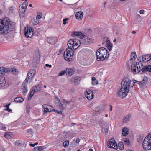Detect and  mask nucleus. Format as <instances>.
I'll return each mask as SVG.
<instances>
[{"label":"nucleus","mask_w":151,"mask_h":151,"mask_svg":"<svg viewBox=\"0 0 151 151\" xmlns=\"http://www.w3.org/2000/svg\"><path fill=\"white\" fill-rule=\"evenodd\" d=\"M137 82L134 80L131 81L128 77H125L121 83V87L118 93V96L122 98L125 97L129 91V87H132Z\"/></svg>","instance_id":"1"},{"label":"nucleus","mask_w":151,"mask_h":151,"mask_svg":"<svg viewBox=\"0 0 151 151\" xmlns=\"http://www.w3.org/2000/svg\"><path fill=\"white\" fill-rule=\"evenodd\" d=\"M15 28L14 24L11 22L7 17L0 20V34H6Z\"/></svg>","instance_id":"2"},{"label":"nucleus","mask_w":151,"mask_h":151,"mask_svg":"<svg viewBox=\"0 0 151 151\" xmlns=\"http://www.w3.org/2000/svg\"><path fill=\"white\" fill-rule=\"evenodd\" d=\"M97 60L98 61H103L105 58H108L109 53L106 49L103 47H100L97 50L96 52Z\"/></svg>","instance_id":"3"},{"label":"nucleus","mask_w":151,"mask_h":151,"mask_svg":"<svg viewBox=\"0 0 151 151\" xmlns=\"http://www.w3.org/2000/svg\"><path fill=\"white\" fill-rule=\"evenodd\" d=\"M131 71L134 74L138 73L141 71L143 72V70L144 69L145 66L144 67L143 64L141 63L134 62V63L131 65Z\"/></svg>","instance_id":"4"},{"label":"nucleus","mask_w":151,"mask_h":151,"mask_svg":"<svg viewBox=\"0 0 151 151\" xmlns=\"http://www.w3.org/2000/svg\"><path fill=\"white\" fill-rule=\"evenodd\" d=\"M81 44V40H80L77 39H74L69 40L68 43V47L76 49L79 47Z\"/></svg>","instance_id":"5"},{"label":"nucleus","mask_w":151,"mask_h":151,"mask_svg":"<svg viewBox=\"0 0 151 151\" xmlns=\"http://www.w3.org/2000/svg\"><path fill=\"white\" fill-rule=\"evenodd\" d=\"M9 71L8 68L4 67H0V86H4L6 83L4 76Z\"/></svg>","instance_id":"6"},{"label":"nucleus","mask_w":151,"mask_h":151,"mask_svg":"<svg viewBox=\"0 0 151 151\" xmlns=\"http://www.w3.org/2000/svg\"><path fill=\"white\" fill-rule=\"evenodd\" d=\"M142 145L144 149L151 150V134H150L145 138Z\"/></svg>","instance_id":"7"},{"label":"nucleus","mask_w":151,"mask_h":151,"mask_svg":"<svg viewBox=\"0 0 151 151\" xmlns=\"http://www.w3.org/2000/svg\"><path fill=\"white\" fill-rule=\"evenodd\" d=\"M73 52L72 49L68 47L65 50L64 52V57L65 59L67 61H70L73 58Z\"/></svg>","instance_id":"8"},{"label":"nucleus","mask_w":151,"mask_h":151,"mask_svg":"<svg viewBox=\"0 0 151 151\" xmlns=\"http://www.w3.org/2000/svg\"><path fill=\"white\" fill-rule=\"evenodd\" d=\"M33 29L30 27L27 26L25 27L24 32L25 36L28 38H31L33 36Z\"/></svg>","instance_id":"9"},{"label":"nucleus","mask_w":151,"mask_h":151,"mask_svg":"<svg viewBox=\"0 0 151 151\" xmlns=\"http://www.w3.org/2000/svg\"><path fill=\"white\" fill-rule=\"evenodd\" d=\"M81 44H88L92 43L93 39L88 36H85L84 35L81 39Z\"/></svg>","instance_id":"10"},{"label":"nucleus","mask_w":151,"mask_h":151,"mask_svg":"<svg viewBox=\"0 0 151 151\" xmlns=\"http://www.w3.org/2000/svg\"><path fill=\"white\" fill-rule=\"evenodd\" d=\"M36 71L33 69L30 70L29 71L27 75V78L24 81L25 83H27L29 80L32 78L35 75Z\"/></svg>","instance_id":"11"},{"label":"nucleus","mask_w":151,"mask_h":151,"mask_svg":"<svg viewBox=\"0 0 151 151\" xmlns=\"http://www.w3.org/2000/svg\"><path fill=\"white\" fill-rule=\"evenodd\" d=\"M107 145L109 148H114L116 149H117V145L115 140L114 139H110L107 143Z\"/></svg>","instance_id":"12"},{"label":"nucleus","mask_w":151,"mask_h":151,"mask_svg":"<svg viewBox=\"0 0 151 151\" xmlns=\"http://www.w3.org/2000/svg\"><path fill=\"white\" fill-rule=\"evenodd\" d=\"M43 108L44 109L43 114H45L47 112H50L52 111L54 108L52 106L47 105L44 104L42 105Z\"/></svg>","instance_id":"13"},{"label":"nucleus","mask_w":151,"mask_h":151,"mask_svg":"<svg viewBox=\"0 0 151 151\" xmlns=\"http://www.w3.org/2000/svg\"><path fill=\"white\" fill-rule=\"evenodd\" d=\"M85 95L86 98L89 100L93 99L94 95L93 92L90 90H86L85 92Z\"/></svg>","instance_id":"14"},{"label":"nucleus","mask_w":151,"mask_h":151,"mask_svg":"<svg viewBox=\"0 0 151 151\" xmlns=\"http://www.w3.org/2000/svg\"><path fill=\"white\" fill-rule=\"evenodd\" d=\"M151 59L150 55H143L142 56V61L144 63L147 62Z\"/></svg>","instance_id":"15"},{"label":"nucleus","mask_w":151,"mask_h":151,"mask_svg":"<svg viewBox=\"0 0 151 151\" xmlns=\"http://www.w3.org/2000/svg\"><path fill=\"white\" fill-rule=\"evenodd\" d=\"M137 57V55L135 52H133L131 53V58L129 62L132 63V64H133L134 63V62H135L134 60Z\"/></svg>","instance_id":"16"},{"label":"nucleus","mask_w":151,"mask_h":151,"mask_svg":"<svg viewBox=\"0 0 151 151\" xmlns=\"http://www.w3.org/2000/svg\"><path fill=\"white\" fill-rule=\"evenodd\" d=\"M83 14L82 12H79L76 13L75 14L76 19L78 20L82 19Z\"/></svg>","instance_id":"17"},{"label":"nucleus","mask_w":151,"mask_h":151,"mask_svg":"<svg viewBox=\"0 0 151 151\" xmlns=\"http://www.w3.org/2000/svg\"><path fill=\"white\" fill-rule=\"evenodd\" d=\"M84 34L80 32H73L72 33V35L74 37L77 36L80 38H82Z\"/></svg>","instance_id":"18"},{"label":"nucleus","mask_w":151,"mask_h":151,"mask_svg":"<svg viewBox=\"0 0 151 151\" xmlns=\"http://www.w3.org/2000/svg\"><path fill=\"white\" fill-rule=\"evenodd\" d=\"M80 79L81 78L79 77H73L71 79L70 82L72 83H77L80 81Z\"/></svg>","instance_id":"19"},{"label":"nucleus","mask_w":151,"mask_h":151,"mask_svg":"<svg viewBox=\"0 0 151 151\" xmlns=\"http://www.w3.org/2000/svg\"><path fill=\"white\" fill-rule=\"evenodd\" d=\"M106 47L108 48L109 51H111L112 49L113 45L110 43L109 40H107H107H106Z\"/></svg>","instance_id":"20"},{"label":"nucleus","mask_w":151,"mask_h":151,"mask_svg":"<svg viewBox=\"0 0 151 151\" xmlns=\"http://www.w3.org/2000/svg\"><path fill=\"white\" fill-rule=\"evenodd\" d=\"M27 83L28 82L25 83L24 81L22 85V87H23V93L24 95L27 93L28 91L27 88V86H26V85Z\"/></svg>","instance_id":"21"},{"label":"nucleus","mask_w":151,"mask_h":151,"mask_svg":"<svg viewBox=\"0 0 151 151\" xmlns=\"http://www.w3.org/2000/svg\"><path fill=\"white\" fill-rule=\"evenodd\" d=\"M66 73L67 75L70 76L74 73V71L71 68H68L66 69Z\"/></svg>","instance_id":"22"},{"label":"nucleus","mask_w":151,"mask_h":151,"mask_svg":"<svg viewBox=\"0 0 151 151\" xmlns=\"http://www.w3.org/2000/svg\"><path fill=\"white\" fill-rule=\"evenodd\" d=\"M131 117V115L130 114H127L125 115L123 118V122L124 123H127L130 120Z\"/></svg>","instance_id":"23"},{"label":"nucleus","mask_w":151,"mask_h":151,"mask_svg":"<svg viewBox=\"0 0 151 151\" xmlns=\"http://www.w3.org/2000/svg\"><path fill=\"white\" fill-rule=\"evenodd\" d=\"M41 85L39 84L35 86L33 88V91L36 92L40 91L41 90Z\"/></svg>","instance_id":"24"},{"label":"nucleus","mask_w":151,"mask_h":151,"mask_svg":"<svg viewBox=\"0 0 151 151\" xmlns=\"http://www.w3.org/2000/svg\"><path fill=\"white\" fill-rule=\"evenodd\" d=\"M26 9H23L21 8H20L19 9V14L21 18H23L24 14L25 12Z\"/></svg>","instance_id":"25"},{"label":"nucleus","mask_w":151,"mask_h":151,"mask_svg":"<svg viewBox=\"0 0 151 151\" xmlns=\"http://www.w3.org/2000/svg\"><path fill=\"white\" fill-rule=\"evenodd\" d=\"M128 129L126 127L123 128L122 130V134L123 136H126L128 134Z\"/></svg>","instance_id":"26"},{"label":"nucleus","mask_w":151,"mask_h":151,"mask_svg":"<svg viewBox=\"0 0 151 151\" xmlns=\"http://www.w3.org/2000/svg\"><path fill=\"white\" fill-rule=\"evenodd\" d=\"M147 71L151 72V65L145 66L144 69L143 70V73H145Z\"/></svg>","instance_id":"27"},{"label":"nucleus","mask_w":151,"mask_h":151,"mask_svg":"<svg viewBox=\"0 0 151 151\" xmlns=\"http://www.w3.org/2000/svg\"><path fill=\"white\" fill-rule=\"evenodd\" d=\"M24 99L22 97H18L14 99V101L18 103L22 102L24 101Z\"/></svg>","instance_id":"28"},{"label":"nucleus","mask_w":151,"mask_h":151,"mask_svg":"<svg viewBox=\"0 0 151 151\" xmlns=\"http://www.w3.org/2000/svg\"><path fill=\"white\" fill-rule=\"evenodd\" d=\"M9 71H11L12 74L14 75H17L18 73L17 70L14 68H12L11 69H10Z\"/></svg>","instance_id":"29"},{"label":"nucleus","mask_w":151,"mask_h":151,"mask_svg":"<svg viewBox=\"0 0 151 151\" xmlns=\"http://www.w3.org/2000/svg\"><path fill=\"white\" fill-rule=\"evenodd\" d=\"M92 80L93 81L91 83L92 85H96L98 83V81H97L96 78L95 77H93L92 78Z\"/></svg>","instance_id":"30"},{"label":"nucleus","mask_w":151,"mask_h":151,"mask_svg":"<svg viewBox=\"0 0 151 151\" xmlns=\"http://www.w3.org/2000/svg\"><path fill=\"white\" fill-rule=\"evenodd\" d=\"M28 3L27 1H25L23 3L22 6L21 8L26 9Z\"/></svg>","instance_id":"31"},{"label":"nucleus","mask_w":151,"mask_h":151,"mask_svg":"<svg viewBox=\"0 0 151 151\" xmlns=\"http://www.w3.org/2000/svg\"><path fill=\"white\" fill-rule=\"evenodd\" d=\"M124 141L125 144L127 145H129L130 144V140L127 138H124Z\"/></svg>","instance_id":"32"},{"label":"nucleus","mask_w":151,"mask_h":151,"mask_svg":"<svg viewBox=\"0 0 151 151\" xmlns=\"http://www.w3.org/2000/svg\"><path fill=\"white\" fill-rule=\"evenodd\" d=\"M118 145L120 150H123L124 148V145L122 142H120L118 144Z\"/></svg>","instance_id":"33"},{"label":"nucleus","mask_w":151,"mask_h":151,"mask_svg":"<svg viewBox=\"0 0 151 151\" xmlns=\"http://www.w3.org/2000/svg\"><path fill=\"white\" fill-rule=\"evenodd\" d=\"M11 134V133L10 132H6L4 135V136L7 139L10 138V135Z\"/></svg>","instance_id":"34"},{"label":"nucleus","mask_w":151,"mask_h":151,"mask_svg":"<svg viewBox=\"0 0 151 151\" xmlns=\"http://www.w3.org/2000/svg\"><path fill=\"white\" fill-rule=\"evenodd\" d=\"M55 41L54 39L52 38H48L47 39V42L51 44H52Z\"/></svg>","instance_id":"35"},{"label":"nucleus","mask_w":151,"mask_h":151,"mask_svg":"<svg viewBox=\"0 0 151 151\" xmlns=\"http://www.w3.org/2000/svg\"><path fill=\"white\" fill-rule=\"evenodd\" d=\"M69 141H66L63 143V145L64 147H67L68 146L69 144Z\"/></svg>","instance_id":"36"},{"label":"nucleus","mask_w":151,"mask_h":151,"mask_svg":"<svg viewBox=\"0 0 151 151\" xmlns=\"http://www.w3.org/2000/svg\"><path fill=\"white\" fill-rule=\"evenodd\" d=\"M59 106L60 109L61 110H63L65 108V106H64L62 102H60L59 103Z\"/></svg>","instance_id":"37"},{"label":"nucleus","mask_w":151,"mask_h":151,"mask_svg":"<svg viewBox=\"0 0 151 151\" xmlns=\"http://www.w3.org/2000/svg\"><path fill=\"white\" fill-rule=\"evenodd\" d=\"M60 102H62L63 104L65 105V106L69 102L68 101H66L65 99H63L61 100Z\"/></svg>","instance_id":"38"},{"label":"nucleus","mask_w":151,"mask_h":151,"mask_svg":"<svg viewBox=\"0 0 151 151\" xmlns=\"http://www.w3.org/2000/svg\"><path fill=\"white\" fill-rule=\"evenodd\" d=\"M39 23V21L38 19H36L34 20V22H33V23L35 25H36L38 24Z\"/></svg>","instance_id":"39"},{"label":"nucleus","mask_w":151,"mask_h":151,"mask_svg":"<svg viewBox=\"0 0 151 151\" xmlns=\"http://www.w3.org/2000/svg\"><path fill=\"white\" fill-rule=\"evenodd\" d=\"M35 92L33 91V90H32L30 93V94L29 96V98H31L34 95Z\"/></svg>","instance_id":"40"},{"label":"nucleus","mask_w":151,"mask_h":151,"mask_svg":"<svg viewBox=\"0 0 151 151\" xmlns=\"http://www.w3.org/2000/svg\"><path fill=\"white\" fill-rule=\"evenodd\" d=\"M68 19L67 18L64 19L63 20V24H66L68 23V22L67 21L68 20Z\"/></svg>","instance_id":"41"},{"label":"nucleus","mask_w":151,"mask_h":151,"mask_svg":"<svg viewBox=\"0 0 151 151\" xmlns=\"http://www.w3.org/2000/svg\"><path fill=\"white\" fill-rule=\"evenodd\" d=\"M15 144L16 145L19 146L22 145V143L21 142L19 141H17L16 142V143Z\"/></svg>","instance_id":"42"},{"label":"nucleus","mask_w":151,"mask_h":151,"mask_svg":"<svg viewBox=\"0 0 151 151\" xmlns=\"http://www.w3.org/2000/svg\"><path fill=\"white\" fill-rule=\"evenodd\" d=\"M65 73L66 71H62L59 73L58 75L59 76H62Z\"/></svg>","instance_id":"43"},{"label":"nucleus","mask_w":151,"mask_h":151,"mask_svg":"<svg viewBox=\"0 0 151 151\" xmlns=\"http://www.w3.org/2000/svg\"><path fill=\"white\" fill-rule=\"evenodd\" d=\"M42 14H38L37 16L36 19H39L42 17Z\"/></svg>","instance_id":"44"},{"label":"nucleus","mask_w":151,"mask_h":151,"mask_svg":"<svg viewBox=\"0 0 151 151\" xmlns=\"http://www.w3.org/2000/svg\"><path fill=\"white\" fill-rule=\"evenodd\" d=\"M37 147L38 150H39V151H40L44 148V147L43 146H39Z\"/></svg>","instance_id":"45"},{"label":"nucleus","mask_w":151,"mask_h":151,"mask_svg":"<svg viewBox=\"0 0 151 151\" xmlns=\"http://www.w3.org/2000/svg\"><path fill=\"white\" fill-rule=\"evenodd\" d=\"M147 78H144L142 81V83H147Z\"/></svg>","instance_id":"46"},{"label":"nucleus","mask_w":151,"mask_h":151,"mask_svg":"<svg viewBox=\"0 0 151 151\" xmlns=\"http://www.w3.org/2000/svg\"><path fill=\"white\" fill-rule=\"evenodd\" d=\"M55 99H56V101H55V102H56V103H57L59 102V103H60V101L58 98V97H56L55 98Z\"/></svg>","instance_id":"47"},{"label":"nucleus","mask_w":151,"mask_h":151,"mask_svg":"<svg viewBox=\"0 0 151 151\" xmlns=\"http://www.w3.org/2000/svg\"><path fill=\"white\" fill-rule=\"evenodd\" d=\"M14 8L13 7H10L9 8V10L12 12H13V11L14 10Z\"/></svg>","instance_id":"48"},{"label":"nucleus","mask_w":151,"mask_h":151,"mask_svg":"<svg viewBox=\"0 0 151 151\" xmlns=\"http://www.w3.org/2000/svg\"><path fill=\"white\" fill-rule=\"evenodd\" d=\"M137 59L139 62H141L142 61V57H139L137 58Z\"/></svg>","instance_id":"49"},{"label":"nucleus","mask_w":151,"mask_h":151,"mask_svg":"<svg viewBox=\"0 0 151 151\" xmlns=\"http://www.w3.org/2000/svg\"><path fill=\"white\" fill-rule=\"evenodd\" d=\"M27 132L28 133H31L32 132L33 130L31 129H29L27 130Z\"/></svg>","instance_id":"50"},{"label":"nucleus","mask_w":151,"mask_h":151,"mask_svg":"<svg viewBox=\"0 0 151 151\" xmlns=\"http://www.w3.org/2000/svg\"><path fill=\"white\" fill-rule=\"evenodd\" d=\"M32 151H39V150H38V148L36 147L34 148Z\"/></svg>","instance_id":"51"},{"label":"nucleus","mask_w":151,"mask_h":151,"mask_svg":"<svg viewBox=\"0 0 151 151\" xmlns=\"http://www.w3.org/2000/svg\"><path fill=\"white\" fill-rule=\"evenodd\" d=\"M4 110L7 111L8 112H11L12 111V110L11 109H10L9 108H8L5 109Z\"/></svg>","instance_id":"52"},{"label":"nucleus","mask_w":151,"mask_h":151,"mask_svg":"<svg viewBox=\"0 0 151 151\" xmlns=\"http://www.w3.org/2000/svg\"><path fill=\"white\" fill-rule=\"evenodd\" d=\"M144 12V10H141L139 11V13L141 14H143Z\"/></svg>","instance_id":"53"},{"label":"nucleus","mask_w":151,"mask_h":151,"mask_svg":"<svg viewBox=\"0 0 151 151\" xmlns=\"http://www.w3.org/2000/svg\"><path fill=\"white\" fill-rule=\"evenodd\" d=\"M52 111H53L55 113H58V111L57 110H55L54 108V109Z\"/></svg>","instance_id":"54"},{"label":"nucleus","mask_w":151,"mask_h":151,"mask_svg":"<svg viewBox=\"0 0 151 151\" xmlns=\"http://www.w3.org/2000/svg\"><path fill=\"white\" fill-rule=\"evenodd\" d=\"M80 142V139H79V138H78L76 139V142L77 143H78Z\"/></svg>","instance_id":"55"},{"label":"nucleus","mask_w":151,"mask_h":151,"mask_svg":"<svg viewBox=\"0 0 151 151\" xmlns=\"http://www.w3.org/2000/svg\"><path fill=\"white\" fill-rule=\"evenodd\" d=\"M76 123H72L71 124H70V126H72V125H76Z\"/></svg>","instance_id":"56"},{"label":"nucleus","mask_w":151,"mask_h":151,"mask_svg":"<svg viewBox=\"0 0 151 151\" xmlns=\"http://www.w3.org/2000/svg\"><path fill=\"white\" fill-rule=\"evenodd\" d=\"M110 111H111L112 110V106L111 105H110Z\"/></svg>","instance_id":"57"},{"label":"nucleus","mask_w":151,"mask_h":151,"mask_svg":"<svg viewBox=\"0 0 151 151\" xmlns=\"http://www.w3.org/2000/svg\"><path fill=\"white\" fill-rule=\"evenodd\" d=\"M29 145L32 147H34L35 146L34 144H30Z\"/></svg>","instance_id":"58"},{"label":"nucleus","mask_w":151,"mask_h":151,"mask_svg":"<svg viewBox=\"0 0 151 151\" xmlns=\"http://www.w3.org/2000/svg\"><path fill=\"white\" fill-rule=\"evenodd\" d=\"M97 109H98V108H97L96 109V110H95V111L97 112L100 113L101 112L99 110H97Z\"/></svg>","instance_id":"59"},{"label":"nucleus","mask_w":151,"mask_h":151,"mask_svg":"<svg viewBox=\"0 0 151 151\" xmlns=\"http://www.w3.org/2000/svg\"><path fill=\"white\" fill-rule=\"evenodd\" d=\"M58 114H62V111H58Z\"/></svg>","instance_id":"60"},{"label":"nucleus","mask_w":151,"mask_h":151,"mask_svg":"<svg viewBox=\"0 0 151 151\" xmlns=\"http://www.w3.org/2000/svg\"><path fill=\"white\" fill-rule=\"evenodd\" d=\"M9 105H6V106H5V107H6V108H9Z\"/></svg>","instance_id":"61"},{"label":"nucleus","mask_w":151,"mask_h":151,"mask_svg":"<svg viewBox=\"0 0 151 151\" xmlns=\"http://www.w3.org/2000/svg\"><path fill=\"white\" fill-rule=\"evenodd\" d=\"M29 6L30 7H32V4H29Z\"/></svg>","instance_id":"62"},{"label":"nucleus","mask_w":151,"mask_h":151,"mask_svg":"<svg viewBox=\"0 0 151 151\" xmlns=\"http://www.w3.org/2000/svg\"><path fill=\"white\" fill-rule=\"evenodd\" d=\"M136 33V32L134 31H132V34H135Z\"/></svg>","instance_id":"63"},{"label":"nucleus","mask_w":151,"mask_h":151,"mask_svg":"<svg viewBox=\"0 0 151 151\" xmlns=\"http://www.w3.org/2000/svg\"><path fill=\"white\" fill-rule=\"evenodd\" d=\"M2 128L3 129H6V127H5V126L4 125V126H3V127H2Z\"/></svg>","instance_id":"64"}]
</instances>
